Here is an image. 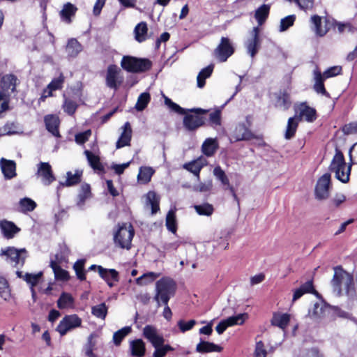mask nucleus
I'll use <instances>...</instances> for the list:
<instances>
[{
  "label": "nucleus",
  "instance_id": "nucleus-1",
  "mask_svg": "<svg viewBox=\"0 0 357 357\" xmlns=\"http://www.w3.org/2000/svg\"><path fill=\"white\" fill-rule=\"evenodd\" d=\"M331 285L333 291L337 296L345 294L349 298H353L355 296L353 276L340 266L334 268Z\"/></svg>",
  "mask_w": 357,
  "mask_h": 357
},
{
  "label": "nucleus",
  "instance_id": "nucleus-2",
  "mask_svg": "<svg viewBox=\"0 0 357 357\" xmlns=\"http://www.w3.org/2000/svg\"><path fill=\"white\" fill-rule=\"evenodd\" d=\"M176 289L175 282L170 278L164 277L155 283L154 300L158 306L167 305L169 299L174 296Z\"/></svg>",
  "mask_w": 357,
  "mask_h": 357
},
{
  "label": "nucleus",
  "instance_id": "nucleus-3",
  "mask_svg": "<svg viewBox=\"0 0 357 357\" xmlns=\"http://www.w3.org/2000/svg\"><path fill=\"white\" fill-rule=\"evenodd\" d=\"M143 335L155 348L153 357H163L168 351L173 350L171 346L163 345L165 339L158 333L157 328L151 325H147L144 328Z\"/></svg>",
  "mask_w": 357,
  "mask_h": 357
},
{
  "label": "nucleus",
  "instance_id": "nucleus-4",
  "mask_svg": "<svg viewBox=\"0 0 357 357\" xmlns=\"http://www.w3.org/2000/svg\"><path fill=\"white\" fill-rule=\"evenodd\" d=\"M351 165V163L347 165L343 153L336 148L335 154L329 166V169L335 174V178L343 183H348Z\"/></svg>",
  "mask_w": 357,
  "mask_h": 357
},
{
  "label": "nucleus",
  "instance_id": "nucleus-5",
  "mask_svg": "<svg viewBox=\"0 0 357 357\" xmlns=\"http://www.w3.org/2000/svg\"><path fill=\"white\" fill-rule=\"evenodd\" d=\"M152 66L151 61L147 59L137 58L131 56H123L121 66L130 73H143L149 70Z\"/></svg>",
  "mask_w": 357,
  "mask_h": 357
},
{
  "label": "nucleus",
  "instance_id": "nucleus-6",
  "mask_svg": "<svg viewBox=\"0 0 357 357\" xmlns=\"http://www.w3.org/2000/svg\"><path fill=\"white\" fill-rule=\"evenodd\" d=\"M17 77L13 75H6L3 76L1 81V90L0 91V114L8 109V90L11 92L15 91Z\"/></svg>",
  "mask_w": 357,
  "mask_h": 357
},
{
  "label": "nucleus",
  "instance_id": "nucleus-7",
  "mask_svg": "<svg viewBox=\"0 0 357 357\" xmlns=\"http://www.w3.org/2000/svg\"><path fill=\"white\" fill-rule=\"evenodd\" d=\"M134 236V229L131 225L120 227L114 236V243L121 248L129 250Z\"/></svg>",
  "mask_w": 357,
  "mask_h": 357
},
{
  "label": "nucleus",
  "instance_id": "nucleus-8",
  "mask_svg": "<svg viewBox=\"0 0 357 357\" xmlns=\"http://www.w3.org/2000/svg\"><path fill=\"white\" fill-rule=\"evenodd\" d=\"M234 53V47L230 39L222 37L220 42L214 50L213 55L219 62H225Z\"/></svg>",
  "mask_w": 357,
  "mask_h": 357
},
{
  "label": "nucleus",
  "instance_id": "nucleus-9",
  "mask_svg": "<svg viewBox=\"0 0 357 357\" xmlns=\"http://www.w3.org/2000/svg\"><path fill=\"white\" fill-rule=\"evenodd\" d=\"M190 112H194L196 114H186L183 119V126L186 130L192 131L204 123V119L202 116H199V114H205L208 111L201 108H193L188 109Z\"/></svg>",
  "mask_w": 357,
  "mask_h": 357
},
{
  "label": "nucleus",
  "instance_id": "nucleus-10",
  "mask_svg": "<svg viewBox=\"0 0 357 357\" xmlns=\"http://www.w3.org/2000/svg\"><path fill=\"white\" fill-rule=\"evenodd\" d=\"M82 320L78 315L73 314L66 315L56 327V331L61 335H66L68 332L81 326Z\"/></svg>",
  "mask_w": 357,
  "mask_h": 357
},
{
  "label": "nucleus",
  "instance_id": "nucleus-11",
  "mask_svg": "<svg viewBox=\"0 0 357 357\" xmlns=\"http://www.w3.org/2000/svg\"><path fill=\"white\" fill-rule=\"evenodd\" d=\"M107 87L117 90L123 82V77L121 74V70L116 65H109L107 69L105 77Z\"/></svg>",
  "mask_w": 357,
  "mask_h": 357
},
{
  "label": "nucleus",
  "instance_id": "nucleus-12",
  "mask_svg": "<svg viewBox=\"0 0 357 357\" xmlns=\"http://www.w3.org/2000/svg\"><path fill=\"white\" fill-rule=\"evenodd\" d=\"M259 32V27H253L250 33V37L244 43L246 52L252 58L255 56L261 46Z\"/></svg>",
  "mask_w": 357,
  "mask_h": 357
},
{
  "label": "nucleus",
  "instance_id": "nucleus-13",
  "mask_svg": "<svg viewBox=\"0 0 357 357\" xmlns=\"http://www.w3.org/2000/svg\"><path fill=\"white\" fill-rule=\"evenodd\" d=\"M1 255L6 256V260L14 263L15 266L18 264L22 266L26 258V251L24 248L17 249L14 247H8L5 250H1Z\"/></svg>",
  "mask_w": 357,
  "mask_h": 357
},
{
  "label": "nucleus",
  "instance_id": "nucleus-14",
  "mask_svg": "<svg viewBox=\"0 0 357 357\" xmlns=\"http://www.w3.org/2000/svg\"><path fill=\"white\" fill-rule=\"evenodd\" d=\"M331 178V174L326 173L318 179L315 186V197L317 199H326L329 197Z\"/></svg>",
  "mask_w": 357,
  "mask_h": 357
},
{
  "label": "nucleus",
  "instance_id": "nucleus-15",
  "mask_svg": "<svg viewBox=\"0 0 357 357\" xmlns=\"http://www.w3.org/2000/svg\"><path fill=\"white\" fill-rule=\"evenodd\" d=\"M36 175L45 185H50L55 181V176H54L52 167L49 162H40L37 165Z\"/></svg>",
  "mask_w": 357,
  "mask_h": 357
},
{
  "label": "nucleus",
  "instance_id": "nucleus-16",
  "mask_svg": "<svg viewBox=\"0 0 357 357\" xmlns=\"http://www.w3.org/2000/svg\"><path fill=\"white\" fill-rule=\"evenodd\" d=\"M248 317V315L246 313H241L236 316L229 317L227 319L221 321L216 326L215 330L218 334H222L229 326L243 324Z\"/></svg>",
  "mask_w": 357,
  "mask_h": 357
},
{
  "label": "nucleus",
  "instance_id": "nucleus-17",
  "mask_svg": "<svg viewBox=\"0 0 357 357\" xmlns=\"http://www.w3.org/2000/svg\"><path fill=\"white\" fill-rule=\"evenodd\" d=\"M232 137L236 142L249 141L255 138L254 134L243 123H239L236 126Z\"/></svg>",
  "mask_w": 357,
  "mask_h": 357
},
{
  "label": "nucleus",
  "instance_id": "nucleus-18",
  "mask_svg": "<svg viewBox=\"0 0 357 357\" xmlns=\"http://www.w3.org/2000/svg\"><path fill=\"white\" fill-rule=\"evenodd\" d=\"M290 314L287 313L274 312L271 319V324L272 326H277L285 332V329L290 321Z\"/></svg>",
  "mask_w": 357,
  "mask_h": 357
},
{
  "label": "nucleus",
  "instance_id": "nucleus-19",
  "mask_svg": "<svg viewBox=\"0 0 357 357\" xmlns=\"http://www.w3.org/2000/svg\"><path fill=\"white\" fill-rule=\"evenodd\" d=\"M0 167L6 178L10 179L16 176V164L15 161L1 158L0 159Z\"/></svg>",
  "mask_w": 357,
  "mask_h": 357
},
{
  "label": "nucleus",
  "instance_id": "nucleus-20",
  "mask_svg": "<svg viewBox=\"0 0 357 357\" xmlns=\"http://www.w3.org/2000/svg\"><path fill=\"white\" fill-rule=\"evenodd\" d=\"M206 165V160L200 157L195 160L183 165V168L192 172L199 180V172L201 169Z\"/></svg>",
  "mask_w": 357,
  "mask_h": 357
},
{
  "label": "nucleus",
  "instance_id": "nucleus-21",
  "mask_svg": "<svg viewBox=\"0 0 357 357\" xmlns=\"http://www.w3.org/2000/svg\"><path fill=\"white\" fill-rule=\"evenodd\" d=\"M298 119L301 121L304 119L308 122H312L316 119V110L308 105L306 103H301L298 107Z\"/></svg>",
  "mask_w": 357,
  "mask_h": 357
},
{
  "label": "nucleus",
  "instance_id": "nucleus-22",
  "mask_svg": "<svg viewBox=\"0 0 357 357\" xmlns=\"http://www.w3.org/2000/svg\"><path fill=\"white\" fill-rule=\"evenodd\" d=\"M98 273L109 287H112L114 285L112 280L118 282L119 279V273L115 269H107L103 267H99Z\"/></svg>",
  "mask_w": 357,
  "mask_h": 357
},
{
  "label": "nucleus",
  "instance_id": "nucleus-23",
  "mask_svg": "<svg viewBox=\"0 0 357 357\" xmlns=\"http://www.w3.org/2000/svg\"><path fill=\"white\" fill-rule=\"evenodd\" d=\"M314 75V90L319 94L329 97V93L326 91L324 87V82L326 79L321 75V72L318 68H315L313 71Z\"/></svg>",
  "mask_w": 357,
  "mask_h": 357
},
{
  "label": "nucleus",
  "instance_id": "nucleus-24",
  "mask_svg": "<svg viewBox=\"0 0 357 357\" xmlns=\"http://www.w3.org/2000/svg\"><path fill=\"white\" fill-rule=\"evenodd\" d=\"M46 129L55 137H60L59 132V119L56 115L49 114L45 116Z\"/></svg>",
  "mask_w": 357,
  "mask_h": 357
},
{
  "label": "nucleus",
  "instance_id": "nucleus-25",
  "mask_svg": "<svg viewBox=\"0 0 357 357\" xmlns=\"http://www.w3.org/2000/svg\"><path fill=\"white\" fill-rule=\"evenodd\" d=\"M63 82L64 77L62 74H60L58 77L53 79L52 82L47 85V89L44 91L41 96V99L44 100L47 97L52 96L53 91H56L62 88Z\"/></svg>",
  "mask_w": 357,
  "mask_h": 357
},
{
  "label": "nucleus",
  "instance_id": "nucleus-26",
  "mask_svg": "<svg viewBox=\"0 0 357 357\" xmlns=\"http://www.w3.org/2000/svg\"><path fill=\"white\" fill-rule=\"evenodd\" d=\"M132 136V130L129 122H126L123 126V132L116 142V149H120L130 144Z\"/></svg>",
  "mask_w": 357,
  "mask_h": 357
},
{
  "label": "nucleus",
  "instance_id": "nucleus-27",
  "mask_svg": "<svg viewBox=\"0 0 357 357\" xmlns=\"http://www.w3.org/2000/svg\"><path fill=\"white\" fill-rule=\"evenodd\" d=\"M129 349L132 356L143 357L146 352L145 343L142 339H136L130 342Z\"/></svg>",
  "mask_w": 357,
  "mask_h": 357
},
{
  "label": "nucleus",
  "instance_id": "nucleus-28",
  "mask_svg": "<svg viewBox=\"0 0 357 357\" xmlns=\"http://www.w3.org/2000/svg\"><path fill=\"white\" fill-rule=\"evenodd\" d=\"M0 229L6 238H13L15 234L20 231V229L13 222L6 220L0 221Z\"/></svg>",
  "mask_w": 357,
  "mask_h": 357
},
{
  "label": "nucleus",
  "instance_id": "nucleus-29",
  "mask_svg": "<svg viewBox=\"0 0 357 357\" xmlns=\"http://www.w3.org/2000/svg\"><path fill=\"white\" fill-rule=\"evenodd\" d=\"M213 172L215 177L220 181L225 189H229L234 196H236L234 189L233 186L230 185L229 180L222 168L220 166H217L214 168Z\"/></svg>",
  "mask_w": 357,
  "mask_h": 357
},
{
  "label": "nucleus",
  "instance_id": "nucleus-30",
  "mask_svg": "<svg viewBox=\"0 0 357 357\" xmlns=\"http://www.w3.org/2000/svg\"><path fill=\"white\" fill-rule=\"evenodd\" d=\"M222 347L213 342L200 341L196 346V351L198 353L220 352Z\"/></svg>",
  "mask_w": 357,
  "mask_h": 357
},
{
  "label": "nucleus",
  "instance_id": "nucleus-31",
  "mask_svg": "<svg viewBox=\"0 0 357 357\" xmlns=\"http://www.w3.org/2000/svg\"><path fill=\"white\" fill-rule=\"evenodd\" d=\"M306 293L316 294L314 289L313 283L312 280L307 281L303 284L298 289H296L293 295V301L300 298L303 294Z\"/></svg>",
  "mask_w": 357,
  "mask_h": 357
},
{
  "label": "nucleus",
  "instance_id": "nucleus-32",
  "mask_svg": "<svg viewBox=\"0 0 357 357\" xmlns=\"http://www.w3.org/2000/svg\"><path fill=\"white\" fill-rule=\"evenodd\" d=\"M84 155H86L87 160L90 166L96 171L102 172L104 167L102 165L100 158L89 150L84 151Z\"/></svg>",
  "mask_w": 357,
  "mask_h": 357
},
{
  "label": "nucleus",
  "instance_id": "nucleus-33",
  "mask_svg": "<svg viewBox=\"0 0 357 357\" xmlns=\"http://www.w3.org/2000/svg\"><path fill=\"white\" fill-rule=\"evenodd\" d=\"M214 66L213 64L208 65L206 68H203L197 75V87L202 89L205 85L206 79L208 78L213 70Z\"/></svg>",
  "mask_w": 357,
  "mask_h": 357
},
{
  "label": "nucleus",
  "instance_id": "nucleus-34",
  "mask_svg": "<svg viewBox=\"0 0 357 357\" xmlns=\"http://www.w3.org/2000/svg\"><path fill=\"white\" fill-rule=\"evenodd\" d=\"M66 50L68 56L75 57L82 52V47L75 38H71L68 42Z\"/></svg>",
  "mask_w": 357,
  "mask_h": 357
},
{
  "label": "nucleus",
  "instance_id": "nucleus-35",
  "mask_svg": "<svg viewBox=\"0 0 357 357\" xmlns=\"http://www.w3.org/2000/svg\"><path fill=\"white\" fill-rule=\"evenodd\" d=\"M77 10L76 7L70 3L65 4L60 12V16L63 21L66 23L71 22V17L75 15Z\"/></svg>",
  "mask_w": 357,
  "mask_h": 357
},
{
  "label": "nucleus",
  "instance_id": "nucleus-36",
  "mask_svg": "<svg viewBox=\"0 0 357 357\" xmlns=\"http://www.w3.org/2000/svg\"><path fill=\"white\" fill-rule=\"evenodd\" d=\"M270 11V6L263 4L258 8L255 14V17L257 20L259 26L262 25L266 20Z\"/></svg>",
  "mask_w": 357,
  "mask_h": 357
},
{
  "label": "nucleus",
  "instance_id": "nucleus-37",
  "mask_svg": "<svg viewBox=\"0 0 357 357\" xmlns=\"http://www.w3.org/2000/svg\"><path fill=\"white\" fill-rule=\"evenodd\" d=\"M91 195L90 185L86 183L82 184L77 197V206L82 208L84 205L86 200L91 197Z\"/></svg>",
  "mask_w": 357,
  "mask_h": 357
},
{
  "label": "nucleus",
  "instance_id": "nucleus-38",
  "mask_svg": "<svg viewBox=\"0 0 357 357\" xmlns=\"http://www.w3.org/2000/svg\"><path fill=\"white\" fill-rule=\"evenodd\" d=\"M311 22L313 24L312 29L316 35L324 36L328 31L326 26H321V17L319 15H313L311 17Z\"/></svg>",
  "mask_w": 357,
  "mask_h": 357
},
{
  "label": "nucleus",
  "instance_id": "nucleus-39",
  "mask_svg": "<svg viewBox=\"0 0 357 357\" xmlns=\"http://www.w3.org/2000/svg\"><path fill=\"white\" fill-rule=\"evenodd\" d=\"M202 151L206 156H212L218 149V144L215 139H206L202 144Z\"/></svg>",
  "mask_w": 357,
  "mask_h": 357
},
{
  "label": "nucleus",
  "instance_id": "nucleus-40",
  "mask_svg": "<svg viewBox=\"0 0 357 357\" xmlns=\"http://www.w3.org/2000/svg\"><path fill=\"white\" fill-rule=\"evenodd\" d=\"M74 298L68 293H62L57 301V306L59 309H66L73 307Z\"/></svg>",
  "mask_w": 357,
  "mask_h": 357
},
{
  "label": "nucleus",
  "instance_id": "nucleus-41",
  "mask_svg": "<svg viewBox=\"0 0 357 357\" xmlns=\"http://www.w3.org/2000/svg\"><path fill=\"white\" fill-rule=\"evenodd\" d=\"M194 208L197 213L199 215H204L209 217L214 212V207L212 204L205 202L201 204L195 205Z\"/></svg>",
  "mask_w": 357,
  "mask_h": 357
},
{
  "label": "nucleus",
  "instance_id": "nucleus-42",
  "mask_svg": "<svg viewBox=\"0 0 357 357\" xmlns=\"http://www.w3.org/2000/svg\"><path fill=\"white\" fill-rule=\"evenodd\" d=\"M299 121L300 120L298 119L297 116L291 117L288 119L285 132L286 139H289L295 135Z\"/></svg>",
  "mask_w": 357,
  "mask_h": 357
},
{
  "label": "nucleus",
  "instance_id": "nucleus-43",
  "mask_svg": "<svg viewBox=\"0 0 357 357\" xmlns=\"http://www.w3.org/2000/svg\"><path fill=\"white\" fill-rule=\"evenodd\" d=\"M148 28L146 22H142L139 23L135 28L134 32L135 34V39L142 43L146 39Z\"/></svg>",
  "mask_w": 357,
  "mask_h": 357
},
{
  "label": "nucleus",
  "instance_id": "nucleus-44",
  "mask_svg": "<svg viewBox=\"0 0 357 357\" xmlns=\"http://www.w3.org/2000/svg\"><path fill=\"white\" fill-rule=\"evenodd\" d=\"M154 170L149 167H142L137 176L138 181L142 183H147L151 181Z\"/></svg>",
  "mask_w": 357,
  "mask_h": 357
},
{
  "label": "nucleus",
  "instance_id": "nucleus-45",
  "mask_svg": "<svg viewBox=\"0 0 357 357\" xmlns=\"http://www.w3.org/2000/svg\"><path fill=\"white\" fill-rule=\"evenodd\" d=\"M146 204L151 206L152 214L159 211V199L155 192L150 191L146 195Z\"/></svg>",
  "mask_w": 357,
  "mask_h": 357
},
{
  "label": "nucleus",
  "instance_id": "nucleus-46",
  "mask_svg": "<svg viewBox=\"0 0 357 357\" xmlns=\"http://www.w3.org/2000/svg\"><path fill=\"white\" fill-rule=\"evenodd\" d=\"M82 172L76 171L75 174L68 172L66 174V180L64 183L61 182L60 185L63 186H71L78 183L81 180Z\"/></svg>",
  "mask_w": 357,
  "mask_h": 357
},
{
  "label": "nucleus",
  "instance_id": "nucleus-47",
  "mask_svg": "<svg viewBox=\"0 0 357 357\" xmlns=\"http://www.w3.org/2000/svg\"><path fill=\"white\" fill-rule=\"evenodd\" d=\"M0 297L4 301H9L11 297L10 290L7 280L0 276Z\"/></svg>",
  "mask_w": 357,
  "mask_h": 357
},
{
  "label": "nucleus",
  "instance_id": "nucleus-48",
  "mask_svg": "<svg viewBox=\"0 0 357 357\" xmlns=\"http://www.w3.org/2000/svg\"><path fill=\"white\" fill-rule=\"evenodd\" d=\"M42 275V272H39L36 274L26 273L24 275V280L26 281L31 286V290L33 296H34L35 294L33 287L38 283Z\"/></svg>",
  "mask_w": 357,
  "mask_h": 357
},
{
  "label": "nucleus",
  "instance_id": "nucleus-49",
  "mask_svg": "<svg viewBox=\"0 0 357 357\" xmlns=\"http://www.w3.org/2000/svg\"><path fill=\"white\" fill-rule=\"evenodd\" d=\"M291 106V100L289 96L287 93L280 94L275 102V107L282 109L287 110Z\"/></svg>",
  "mask_w": 357,
  "mask_h": 357
},
{
  "label": "nucleus",
  "instance_id": "nucleus-50",
  "mask_svg": "<svg viewBox=\"0 0 357 357\" xmlns=\"http://www.w3.org/2000/svg\"><path fill=\"white\" fill-rule=\"evenodd\" d=\"M50 266L54 271L56 279L61 280H67L68 279V273L62 269L56 262L52 261Z\"/></svg>",
  "mask_w": 357,
  "mask_h": 357
},
{
  "label": "nucleus",
  "instance_id": "nucleus-51",
  "mask_svg": "<svg viewBox=\"0 0 357 357\" xmlns=\"http://www.w3.org/2000/svg\"><path fill=\"white\" fill-rule=\"evenodd\" d=\"M159 276L160 273L149 272L137 278L136 282L139 285H146L149 283L154 281Z\"/></svg>",
  "mask_w": 357,
  "mask_h": 357
},
{
  "label": "nucleus",
  "instance_id": "nucleus-52",
  "mask_svg": "<svg viewBox=\"0 0 357 357\" xmlns=\"http://www.w3.org/2000/svg\"><path fill=\"white\" fill-rule=\"evenodd\" d=\"M91 313L97 318L105 319L107 313V307L104 303L93 306Z\"/></svg>",
  "mask_w": 357,
  "mask_h": 357
},
{
  "label": "nucleus",
  "instance_id": "nucleus-53",
  "mask_svg": "<svg viewBox=\"0 0 357 357\" xmlns=\"http://www.w3.org/2000/svg\"><path fill=\"white\" fill-rule=\"evenodd\" d=\"M131 332V327L125 326L115 332L113 335V341L116 345H119L122 340Z\"/></svg>",
  "mask_w": 357,
  "mask_h": 357
},
{
  "label": "nucleus",
  "instance_id": "nucleus-54",
  "mask_svg": "<svg viewBox=\"0 0 357 357\" xmlns=\"http://www.w3.org/2000/svg\"><path fill=\"white\" fill-rule=\"evenodd\" d=\"M166 227L169 231L175 234L176 231V222L175 212L170 210L166 216Z\"/></svg>",
  "mask_w": 357,
  "mask_h": 357
},
{
  "label": "nucleus",
  "instance_id": "nucleus-55",
  "mask_svg": "<svg viewBox=\"0 0 357 357\" xmlns=\"http://www.w3.org/2000/svg\"><path fill=\"white\" fill-rule=\"evenodd\" d=\"M21 211L24 213L33 211L36 207V203L30 198H23L20 201Z\"/></svg>",
  "mask_w": 357,
  "mask_h": 357
},
{
  "label": "nucleus",
  "instance_id": "nucleus-56",
  "mask_svg": "<svg viewBox=\"0 0 357 357\" xmlns=\"http://www.w3.org/2000/svg\"><path fill=\"white\" fill-rule=\"evenodd\" d=\"M150 101V94L149 93L144 92L139 95L138 97L137 103L135 105V108L137 111L144 110L147 106L148 103Z\"/></svg>",
  "mask_w": 357,
  "mask_h": 357
},
{
  "label": "nucleus",
  "instance_id": "nucleus-57",
  "mask_svg": "<svg viewBox=\"0 0 357 357\" xmlns=\"http://www.w3.org/2000/svg\"><path fill=\"white\" fill-rule=\"evenodd\" d=\"M84 264L85 259H79L73 265V268L77 278L82 281L86 279L85 271L84 270Z\"/></svg>",
  "mask_w": 357,
  "mask_h": 357
},
{
  "label": "nucleus",
  "instance_id": "nucleus-58",
  "mask_svg": "<svg viewBox=\"0 0 357 357\" xmlns=\"http://www.w3.org/2000/svg\"><path fill=\"white\" fill-rule=\"evenodd\" d=\"M296 20L295 15H288L280 20L279 31L283 32L287 31L289 27L293 26Z\"/></svg>",
  "mask_w": 357,
  "mask_h": 357
},
{
  "label": "nucleus",
  "instance_id": "nucleus-59",
  "mask_svg": "<svg viewBox=\"0 0 357 357\" xmlns=\"http://www.w3.org/2000/svg\"><path fill=\"white\" fill-rule=\"evenodd\" d=\"M165 98V104L169 107V109H171L172 111L179 114H185L186 110L180 107L176 103L174 102L170 98L168 97L164 96Z\"/></svg>",
  "mask_w": 357,
  "mask_h": 357
},
{
  "label": "nucleus",
  "instance_id": "nucleus-60",
  "mask_svg": "<svg viewBox=\"0 0 357 357\" xmlns=\"http://www.w3.org/2000/svg\"><path fill=\"white\" fill-rule=\"evenodd\" d=\"M209 122L212 127L216 128L221 125V111L216 109L215 111L210 113Z\"/></svg>",
  "mask_w": 357,
  "mask_h": 357
},
{
  "label": "nucleus",
  "instance_id": "nucleus-61",
  "mask_svg": "<svg viewBox=\"0 0 357 357\" xmlns=\"http://www.w3.org/2000/svg\"><path fill=\"white\" fill-rule=\"evenodd\" d=\"M64 111L69 115H73L77 107V103L70 99L66 98L63 105Z\"/></svg>",
  "mask_w": 357,
  "mask_h": 357
},
{
  "label": "nucleus",
  "instance_id": "nucleus-62",
  "mask_svg": "<svg viewBox=\"0 0 357 357\" xmlns=\"http://www.w3.org/2000/svg\"><path fill=\"white\" fill-rule=\"evenodd\" d=\"M91 135V130H87L84 132H79L75 135V140L78 144H84L86 141L89 140V137Z\"/></svg>",
  "mask_w": 357,
  "mask_h": 357
},
{
  "label": "nucleus",
  "instance_id": "nucleus-63",
  "mask_svg": "<svg viewBox=\"0 0 357 357\" xmlns=\"http://www.w3.org/2000/svg\"><path fill=\"white\" fill-rule=\"evenodd\" d=\"M341 71H342V67L340 66H333V67L328 68L321 75L325 79H328V78L336 76L337 75H340L341 73Z\"/></svg>",
  "mask_w": 357,
  "mask_h": 357
},
{
  "label": "nucleus",
  "instance_id": "nucleus-64",
  "mask_svg": "<svg viewBox=\"0 0 357 357\" xmlns=\"http://www.w3.org/2000/svg\"><path fill=\"white\" fill-rule=\"evenodd\" d=\"M213 187V181L209 179L204 183H200L198 185L194 186V190L200 192H205L210 191Z\"/></svg>",
  "mask_w": 357,
  "mask_h": 357
}]
</instances>
